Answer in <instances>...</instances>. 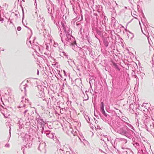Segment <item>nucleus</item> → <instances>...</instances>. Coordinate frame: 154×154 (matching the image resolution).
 Segmentation results:
<instances>
[{"label": "nucleus", "instance_id": "dca6fc26", "mask_svg": "<svg viewBox=\"0 0 154 154\" xmlns=\"http://www.w3.org/2000/svg\"><path fill=\"white\" fill-rule=\"evenodd\" d=\"M32 142L31 140H29V141L27 142L26 143H25L26 144L25 145V147H28L29 148H30L32 145Z\"/></svg>", "mask_w": 154, "mask_h": 154}, {"label": "nucleus", "instance_id": "f8f14e48", "mask_svg": "<svg viewBox=\"0 0 154 154\" xmlns=\"http://www.w3.org/2000/svg\"><path fill=\"white\" fill-rule=\"evenodd\" d=\"M46 2L47 5V8H48V7L49 8H51L52 3V2L49 0H46Z\"/></svg>", "mask_w": 154, "mask_h": 154}, {"label": "nucleus", "instance_id": "1a4fd4ad", "mask_svg": "<svg viewBox=\"0 0 154 154\" xmlns=\"http://www.w3.org/2000/svg\"><path fill=\"white\" fill-rule=\"evenodd\" d=\"M127 132L128 134L127 135V137L128 138H131L132 136H134L135 135V133L131 129L129 130L128 131H127Z\"/></svg>", "mask_w": 154, "mask_h": 154}, {"label": "nucleus", "instance_id": "0eeeda50", "mask_svg": "<svg viewBox=\"0 0 154 154\" xmlns=\"http://www.w3.org/2000/svg\"><path fill=\"white\" fill-rule=\"evenodd\" d=\"M118 132L122 135H125L127 137V135H128V134L127 131L124 129L123 128H121L118 131Z\"/></svg>", "mask_w": 154, "mask_h": 154}, {"label": "nucleus", "instance_id": "f704fd0d", "mask_svg": "<svg viewBox=\"0 0 154 154\" xmlns=\"http://www.w3.org/2000/svg\"><path fill=\"white\" fill-rule=\"evenodd\" d=\"M112 4L113 5H114L115 4L118 7V5L116 3V1H114L113 3L112 2Z\"/></svg>", "mask_w": 154, "mask_h": 154}, {"label": "nucleus", "instance_id": "09e8293b", "mask_svg": "<svg viewBox=\"0 0 154 154\" xmlns=\"http://www.w3.org/2000/svg\"><path fill=\"white\" fill-rule=\"evenodd\" d=\"M25 103H29V100H28V99H25Z\"/></svg>", "mask_w": 154, "mask_h": 154}, {"label": "nucleus", "instance_id": "58836bf2", "mask_svg": "<svg viewBox=\"0 0 154 154\" xmlns=\"http://www.w3.org/2000/svg\"><path fill=\"white\" fill-rule=\"evenodd\" d=\"M44 100V101H43L44 102L43 103H44L48 104V101H47V100Z\"/></svg>", "mask_w": 154, "mask_h": 154}, {"label": "nucleus", "instance_id": "864d4df0", "mask_svg": "<svg viewBox=\"0 0 154 154\" xmlns=\"http://www.w3.org/2000/svg\"><path fill=\"white\" fill-rule=\"evenodd\" d=\"M49 47L48 45H46V49H47V50H49Z\"/></svg>", "mask_w": 154, "mask_h": 154}, {"label": "nucleus", "instance_id": "bb28decb", "mask_svg": "<svg viewBox=\"0 0 154 154\" xmlns=\"http://www.w3.org/2000/svg\"><path fill=\"white\" fill-rule=\"evenodd\" d=\"M6 125H7L8 124V126L9 127L10 129L9 130V134H10V137L11 135V126H10L11 124H9L8 123H6Z\"/></svg>", "mask_w": 154, "mask_h": 154}, {"label": "nucleus", "instance_id": "2eb2a0df", "mask_svg": "<svg viewBox=\"0 0 154 154\" xmlns=\"http://www.w3.org/2000/svg\"><path fill=\"white\" fill-rule=\"evenodd\" d=\"M112 63L114 66V67L116 69H117L118 71H120V69L119 66L117 65V63L114 62H112Z\"/></svg>", "mask_w": 154, "mask_h": 154}, {"label": "nucleus", "instance_id": "20e7f679", "mask_svg": "<svg viewBox=\"0 0 154 154\" xmlns=\"http://www.w3.org/2000/svg\"><path fill=\"white\" fill-rule=\"evenodd\" d=\"M44 25L43 24L42 21L40 20V21H37L36 23V26L38 29L42 30L44 28Z\"/></svg>", "mask_w": 154, "mask_h": 154}, {"label": "nucleus", "instance_id": "e2e57ef3", "mask_svg": "<svg viewBox=\"0 0 154 154\" xmlns=\"http://www.w3.org/2000/svg\"><path fill=\"white\" fill-rule=\"evenodd\" d=\"M129 32L131 34V35H132V37H134V35L133 33H131L129 31Z\"/></svg>", "mask_w": 154, "mask_h": 154}, {"label": "nucleus", "instance_id": "8fccbe9b", "mask_svg": "<svg viewBox=\"0 0 154 154\" xmlns=\"http://www.w3.org/2000/svg\"><path fill=\"white\" fill-rule=\"evenodd\" d=\"M0 21L2 23L4 21V19L3 18H0Z\"/></svg>", "mask_w": 154, "mask_h": 154}, {"label": "nucleus", "instance_id": "412c9836", "mask_svg": "<svg viewBox=\"0 0 154 154\" xmlns=\"http://www.w3.org/2000/svg\"><path fill=\"white\" fill-rule=\"evenodd\" d=\"M102 22L103 24L104 25H106V23L107 22V18L106 16H104Z\"/></svg>", "mask_w": 154, "mask_h": 154}, {"label": "nucleus", "instance_id": "c756f323", "mask_svg": "<svg viewBox=\"0 0 154 154\" xmlns=\"http://www.w3.org/2000/svg\"><path fill=\"white\" fill-rule=\"evenodd\" d=\"M121 140L125 143H127V140L124 138H122Z\"/></svg>", "mask_w": 154, "mask_h": 154}, {"label": "nucleus", "instance_id": "680f3d73", "mask_svg": "<svg viewBox=\"0 0 154 154\" xmlns=\"http://www.w3.org/2000/svg\"><path fill=\"white\" fill-rule=\"evenodd\" d=\"M5 146L7 147H9V144H6L5 145Z\"/></svg>", "mask_w": 154, "mask_h": 154}, {"label": "nucleus", "instance_id": "052dcab7", "mask_svg": "<svg viewBox=\"0 0 154 154\" xmlns=\"http://www.w3.org/2000/svg\"><path fill=\"white\" fill-rule=\"evenodd\" d=\"M152 125L151 124H150V126L151 127H152L153 128V127H154V126L153 124L152 123Z\"/></svg>", "mask_w": 154, "mask_h": 154}, {"label": "nucleus", "instance_id": "c03bdc74", "mask_svg": "<svg viewBox=\"0 0 154 154\" xmlns=\"http://www.w3.org/2000/svg\"><path fill=\"white\" fill-rule=\"evenodd\" d=\"M147 38H148V42H149V44H150V45H151V39H150V40H149V37L148 36L147 37Z\"/></svg>", "mask_w": 154, "mask_h": 154}, {"label": "nucleus", "instance_id": "de8ad7c7", "mask_svg": "<svg viewBox=\"0 0 154 154\" xmlns=\"http://www.w3.org/2000/svg\"><path fill=\"white\" fill-rule=\"evenodd\" d=\"M134 77L136 79L137 81V79H138V80H139V79L138 77L136 75H134Z\"/></svg>", "mask_w": 154, "mask_h": 154}, {"label": "nucleus", "instance_id": "423d86ee", "mask_svg": "<svg viewBox=\"0 0 154 154\" xmlns=\"http://www.w3.org/2000/svg\"><path fill=\"white\" fill-rule=\"evenodd\" d=\"M30 37H31V36L29 38L28 40H29V42L31 45L32 48L33 49L34 48H35L37 49H38L39 51H40V48L39 47L36 45H35V44H34V41L35 40V39L36 38L35 37H34V39H33V40L32 41V43L31 41L30 40H29Z\"/></svg>", "mask_w": 154, "mask_h": 154}, {"label": "nucleus", "instance_id": "7c9ffc66", "mask_svg": "<svg viewBox=\"0 0 154 154\" xmlns=\"http://www.w3.org/2000/svg\"><path fill=\"white\" fill-rule=\"evenodd\" d=\"M50 15L51 16L52 20L53 21H54V17L53 16V14L51 12H50Z\"/></svg>", "mask_w": 154, "mask_h": 154}, {"label": "nucleus", "instance_id": "69168bd1", "mask_svg": "<svg viewBox=\"0 0 154 154\" xmlns=\"http://www.w3.org/2000/svg\"><path fill=\"white\" fill-rule=\"evenodd\" d=\"M72 63H73L75 65V62H74V60H72Z\"/></svg>", "mask_w": 154, "mask_h": 154}, {"label": "nucleus", "instance_id": "f3484780", "mask_svg": "<svg viewBox=\"0 0 154 154\" xmlns=\"http://www.w3.org/2000/svg\"><path fill=\"white\" fill-rule=\"evenodd\" d=\"M133 145L137 149H140V146L139 143L134 142V143H133Z\"/></svg>", "mask_w": 154, "mask_h": 154}, {"label": "nucleus", "instance_id": "9d476101", "mask_svg": "<svg viewBox=\"0 0 154 154\" xmlns=\"http://www.w3.org/2000/svg\"><path fill=\"white\" fill-rule=\"evenodd\" d=\"M28 79H30L29 80H27L26 82L28 84H29V86H32L34 84H35V81H34V82H33V80L35 79H37V78H29Z\"/></svg>", "mask_w": 154, "mask_h": 154}, {"label": "nucleus", "instance_id": "b1692460", "mask_svg": "<svg viewBox=\"0 0 154 154\" xmlns=\"http://www.w3.org/2000/svg\"><path fill=\"white\" fill-rule=\"evenodd\" d=\"M87 93H88V92L87 91H85L86 94L84 95V97L83 98L85 99L83 100V101H84V100L86 101L88 100L89 97H88V94H87Z\"/></svg>", "mask_w": 154, "mask_h": 154}, {"label": "nucleus", "instance_id": "f03ea898", "mask_svg": "<svg viewBox=\"0 0 154 154\" xmlns=\"http://www.w3.org/2000/svg\"><path fill=\"white\" fill-rule=\"evenodd\" d=\"M66 33V38L64 39L65 42L71 43V44L66 45L67 46H71L72 45V41L71 38H73V37L71 35L69 32L68 31L65 32Z\"/></svg>", "mask_w": 154, "mask_h": 154}, {"label": "nucleus", "instance_id": "6e6552de", "mask_svg": "<svg viewBox=\"0 0 154 154\" xmlns=\"http://www.w3.org/2000/svg\"><path fill=\"white\" fill-rule=\"evenodd\" d=\"M23 142L25 143L29 141V140H31V136L30 135L25 134L23 137Z\"/></svg>", "mask_w": 154, "mask_h": 154}, {"label": "nucleus", "instance_id": "c85d7f7f", "mask_svg": "<svg viewBox=\"0 0 154 154\" xmlns=\"http://www.w3.org/2000/svg\"><path fill=\"white\" fill-rule=\"evenodd\" d=\"M22 23H23V25L26 27V28H27L28 29H29L30 30L31 32V35L32 34V31L31 30V29L28 27L27 26H26L25 24L23 23V21H22Z\"/></svg>", "mask_w": 154, "mask_h": 154}, {"label": "nucleus", "instance_id": "603ef678", "mask_svg": "<svg viewBox=\"0 0 154 154\" xmlns=\"http://www.w3.org/2000/svg\"><path fill=\"white\" fill-rule=\"evenodd\" d=\"M126 130H127V131H129V130H130V129L129 128H128L127 126H126Z\"/></svg>", "mask_w": 154, "mask_h": 154}, {"label": "nucleus", "instance_id": "ea45409f", "mask_svg": "<svg viewBox=\"0 0 154 154\" xmlns=\"http://www.w3.org/2000/svg\"><path fill=\"white\" fill-rule=\"evenodd\" d=\"M141 15L142 16L144 19H145V17L144 14V13H143L142 11V13H141Z\"/></svg>", "mask_w": 154, "mask_h": 154}, {"label": "nucleus", "instance_id": "393cba45", "mask_svg": "<svg viewBox=\"0 0 154 154\" xmlns=\"http://www.w3.org/2000/svg\"><path fill=\"white\" fill-rule=\"evenodd\" d=\"M39 93L40 95L39 96L38 95V96L40 98H41L43 96H44L45 94L43 90H41L40 91Z\"/></svg>", "mask_w": 154, "mask_h": 154}, {"label": "nucleus", "instance_id": "4be33fe9", "mask_svg": "<svg viewBox=\"0 0 154 154\" xmlns=\"http://www.w3.org/2000/svg\"><path fill=\"white\" fill-rule=\"evenodd\" d=\"M121 121H122L124 123L126 124L129 127L131 128L133 130H134V131L135 130V129H134V127L131 124H130L125 122L123 121L122 120Z\"/></svg>", "mask_w": 154, "mask_h": 154}, {"label": "nucleus", "instance_id": "e433bc0d", "mask_svg": "<svg viewBox=\"0 0 154 154\" xmlns=\"http://www.w3.org/2000/svg\"><path fill=\"white\" fill-rule=\"evenodd\" d=\"M84 53H80L79 52H78V54L80 57H82L84 54Z\"/></svg>", "mask_w": 154, "mask_h": 154}, {"label": "nucleus", "instance_id": "a19ab883", "mask_svg": "<svg viewBox=\"0 0 154 154\" xmlns=\"http://www.w3.org/2000/svg\"><path fill=\"white\" fill-rule=\"evenodd\" d=\"M21 29V28L20 26H18L17 28V29L18 31H20Z\"/></svg>", "mask_w": 154, "mask_h": 154}, {"label": "nucleus", "instance_id": "774afa93", "mask_svg": "<svg viewBox=\"0 0 154 154\" xmlns=\"http://www.w3.org/2000/svg\"><path fill=\"white\" fill-rule=\"evenodd\" d=\"M112 9H113V10L114 11H115V7L112 6Z\"/></svg>", "mask_w": 154, "mask_h": 154}, {"label": "nucleus", "instance_id": "0e129e2a", "mask_svg": "<svg viewBox=\"0 0 154 154\" xmlns=\"http://www.w3.org/2000/svg\"><path fill=\"white\" fill-rule=\"evenodd\" d=\"M0 99H1V101L2 102V103L4 104V103H3V101L2 100V97H1L0 98Z\"/></svg>", "mask_w": 154, "mask_h": 154}, {"label": "nucleus", "instance_id": "72a5a7b5", "mask_svg": "<svg viewBox=\"0 0 154 154\" xmlns=\"http://www.w3.org/2000/svg\"><path fill=\"white\" fill-rule=\"evenodd\" d=\"M48 13H49L50 14V12L52 13V8H49L48 7Z\"/></svg>", "mask_w": 154, "mask_h": 154}, {"label": "nucleus", "instance_id": "aec40b11", "mask_svg": "<svg viewBox=\"0 0 154 154\" xmlns=\"http://www.w3.org/2000/svg\"><path fill=\"white\" fill-rule=\"evenodd\" d=\"M36 120H37L38 122L41 125H43L45 123L42 119H39V118H36Z\"/></svg>", "mask_w": 154, "mask_h": 154}, {"label": "nucleus", "instance_id": "2f4dec72", "mask_svg": "<svg viewBox=\"0 0 154 154\" xmlns=\"http://www.w3.org/2000/svg\"><path fill=\"white\" fill-rule=\"evenodd\" d=\"M133 103H132L129 106V108L130 109V110H131V109L133 111V108L132 107V106H133Z\"/></svg>", "mask_w": 154, "mask_h": 154}, {"label": "nucleus", "instance_id": "39448f33", "mask_svg": "<svg viewBox=\"0 0 154 154\" xmlns=\"http://www.w3.org/2000/svg\"><path fill=\"white\" fill-rule=\"evenodd\" d=\"M44 133L48 137L51 139L54 138V133H51L50 131L49 130L45 131Z\"/></svg>", "mask_w": 154, "mask_h": 154}, {"label": "nucleus", "instance_id": "4468645a", "mask_svg": "<svg viewBox=\"0 0 154 154\" xmlns=\"http://www.w3.org/2000/svg\"><path fill=\"white\" fill-rule=\"evenodd\" d=\"M103 42L105 47H107L109 46V42L107 38L104 39Z\"/></svg>", "mask_w": 154, "mask_h": 154}, {"label": "nucleus", "instance_id": "37998d69", "mask_svg": "<svg viewBox=\"0 0 154 154\" xmlns=\"http://www.w3.org/2000/svg\"><path fill=\"white\" fill-rule=\"evenodd\" d=\"M90 55H91V57H94V54H93V52L92 51H91L90 53Z\"/></svg>", "mask_w": 154, "mask_h": 154}, {"label": "nucleus", "instance_id": "bf43d9fd", "mask_svg": "<svg viewBox=\"0 0 154 154\" xmlns=\"http://www.w3.org/2000/svg\"><path fill=\"white\" fill-rule=\"evenodd\" d=\"M94 15L95 16H98L97 13H94Z\"/></svg>", "mask_w": 154, "mask_h": 154}, {"label": "nucleus", "instance_id": "4d7b16f0", "mask_svg": "<svg viewBox=\"0 0 154 154\" xmlns=\"http://www.w3.org/2000/svg\"><path fill=\"white\" fill-rule=\"evenodd\" d=\"M23 14L22 20H23L24 18V12H23Z\"/></svg>", "mask_w": 154, "mask_h": 154}, {"label": "nucleus", "instance_id": "5fc2aeb1", "mask_svg": "<svg viewBox=\"0 0 154 154\" xmlns=\"http://www.w3.org/2000/svg\"><path fill=\"white\" fill-rule=\"evenodd\" d=\"M57 45H58V44L56 43H54V46L55 47H56Z\"/></svg>", "mask_w": 154, "mask_h": 154}, {"label": "nucleus", "instance_id": "c9c22d12", "mask_svg": "<svg viewBox=\"0 0 154 154\" xmlns=\"http://www.w3.org/2000/svg\"><path fill=\"white\" fill-rule=\"evenodd\" d=\"M88 35H86V36H85V39L86 40H88V41L89 40V36H88Z\"/></svg>", "mask_w": 154, "mask_h": 154}, {"label": "nucleus", "instance_id": "cd10ccee", "mask_svg": "<svg viewBox=\"0 0 154 154\" xmlns=\"http://www.w3.org/2000/svg\"><path fill=\"white\" fill-rule=\"evenodd\" d=\"M78 49H79V50L78 51V52H79L80 53H84V52L83 51V50L82 48H78Z\"/></svg>", "mask_w": 154, "mask_h": 154}, {"label": "nucleus", "instance_id": "13d9d810", "mask_svg": "<svg viewBox=\"0 0 154 154\" xmlns=\"http://www.w3.org/2000/svg\"><path fill=\"white\" fill-rule=\"evenodd\" d=\"M37 74L38 75H39V70L38 69H37Z\"/></svg>", "mask_w": 154, "mask_h": 154}, {"label": "nucleus", "instance_id": "79ce46f5", "mask_svg": "<svg viewBox=\"0 0 154 154\" xmlns=\"http://www.w3.org/2000/svg\"><path fill=\"white\" fill-rule=\"evenodd\" d=\"M140 76H142V78H142V77L143 76H144V75H145V74L143 73H141V72H140Z\"/></svg>", "mask_w": 154, "mask_h": 154}, {"label": "nucleus", "instance_id": "6ab92c4d", "mask_svg": "<svg viewBox=\"0 0 154 154\" xmlns=\"http://www.w3.org/2000/svg\"><path fill=\"white\" fill-rule=\"evenodd\" d=\"M61 25H62V26L63 27V29L65 32H68V31H67L66 29H67V30L69 32V30L70 29L68 28L67 27V28H66L65 25H64V24L63 23H61Z\"/></svg>", "mask_w": 154, "mask_h": 154}, {"label": "nucleus", "instance_id": "4c0bfd02", "mask_svg": "<svg viewBox=\"0 0 154 154\" xmlns=\"http://www.w3.org/2000/svg\"><path fill=\"white\" fill-rule=\"evenodd\" d=\"M57 71L58 74L60 76L61 78H62V75L60 74V70H57Z\"/></svg>", "mask_w": 154, "mask_h": 154}, {"label": "nucleus", "instance_id": "9b49d317", "mask_svg": "<svg viewBox=\"0 0 154 154\" xmlns=\"http://www.w3.org/2000/svg\"><path fill=\"white\" fill-rule=\"evenodd\" d=\"M34 114V112L33 111H32L31 112H29L27 113L28 115V119H32V118H31V117H33V114Z\"/></svg>", "mask_w": 154, "mask_h": 154}, {"label": "nucleus", "instance_id": "a211bd4d", "mask_svg": "<svg viewBox=\"0 0 154 154\" xmlns=\"http://www.w3.org/2000/svg\"><path fill=\"white\" fill-rule=\"evenodd\" d=\"M46 146V143H45V142H44L43 143H41L39 144V146L38 147V149L39 150L41 151V150L40 149V147H43V148H45Z\"/></svg>", "mask_w": 154, "mask_h": 154}, {"label": "nucleus", "instance_id": "3c124183", "mask_svg": "<svg viewBox=\"0 0 154 154\" xmlns=\"http://www.w3.org/2000/svg\"><path fill=\"white\" fill-rule=\"evenodd\" d=\"M145 128L147 131H148V126L146 125H145Z\"/></svg>", "mask_w": 154, "mask_h": 154}, {"label": "nucleus", "instance_id": "f257e3e1", "mask_svg": "<svg viewBox=\"0 0 154 154\" xmlns=\"http://www.w3.org/2000/svg\"><path fill=\"white\" fill-rule=\"evenodd\" d=\"M93 30H95L97 33L100 37L103 36V34L102 32V28L99 26L97 21L93 22L91 25Z\"/></svg>", "mask_w": 154, "mask_h": 154}, {"label": "nucleus", "instance_id": "6e6d98bb", "mask_svg": "<svg viewBox=\"0 0 154 154\" xmlns=\"http://www.w3.org/2000/svg\"><path fill=\"white\" fill-rule=\"evenodd\" d=\"M111 4H112V3H111V2H109L108 3V5H109V6H110V5H111Z\"/></svg>", "mask_w": 154, "mask_h": 154}, {"label": "nucleus", "instance_id": "5701e85b", "mask_svg": "<svg viewBox=\"0 0 154 154\" xmlns=\"http://www.w3.org/2000/svg\"><path fill=\"white\" fill-rule=\"evenodd\" d=\"M105 104L103 102H101L100 105V110L101 111L104 110Z\"/></svg>", "mask_w": 154, "mask_h": 154}, {"label": "nucleus", "instance_id": "a18cd8bd", "mask_svg": "<svg viewBox=\"0 0 154 154\" xmlns=\"http://www.w3.org/2000/svg\"><path fill=\"white\" fill-rule=\"evenodd\" d=\"M133 138H132V140L133 141V143H134V142H135V138L133 136H132Z\"/></svg>", "mask_w": 154, "mask_h": 154}, {"label": "nucleus", "instance_id": "ddd939ff", "mask_svg": "<svg viewBox=\"0 0 154 154\" xmlns=\"http://www.w3.org/2000/svg\"><path fill=\"white\" fill-rule=\"evenodd\" d=\"M60 36L61 38V40L63 43L64 44V45H68L71 44V43H67L64 41V40H63V34L62 33H60Z\"/></svg>", "mask_w": 154, "mask_h": 154}, {"label": "nucleus", "instance_id": "473e14b6", "mask_svg": "<svg viewBox=\"0 0 154 154\" xmlns=\"http://www.w3.org/2000/svg\"><path fill=\"white\" fill-rule=\"evenodd\" d=\"M28 111V109H26L24 112H23V114L24 115L25 117H26V113Z\"/></svg>", "mask_w": 154, "mask_h": 154}, {"label": "nucleus", "instance_id": "338daca9", "mask_svg": "<svg viewBox=\"0 0 154 154\" xmlns=\"http://www.w3.org/2000/svg\"><path fill=\"white\" fill-rule=\"evenodd\" d=\"M19 128L20 129H21L22 128V126L21 125H20L19 126Z\"/></svg>", "mask_w": 154, "mask_h": 154}, {"label": "nucleus", "instance_id": "a878e982", "mask_svg": "<svg viewBox=\"0 0 154 154\" xmlns=\"http://www.w3.org/2000/svg\"><path fill=\"white\" fill-rule=\"evenodd\" d=\"M101 111L102 114H103L105 116V117H107L108 116H109V115L107 114L106 113L104 110Z\"/></svg>", "mask_w": 154, "mask_h": 154}, {"label": "nucleus", "instance_id": "7ed1b4c3", "mask_svg": "<svg viewBox=\"0 0 154 154\" xmlns=\"http://www.w3.org/2000/svg\"><path fill=\"white\" fill-rule=\"evenodd\" d=\"M29 87V84H26L25 83L22 82L19 88L22 92L24 91L25 93L26 91V88H28Z\"/></svg>", "mask_w": 154, "mask_h": 154}, {"label": "nucleus", "instance_id": "49530a36", "mask_svg": "<svg viewBox=\"0 0 154 154\" xmlns=\"http://www.w3.org/2000/svg\"><path fill=\"white\" fill-rule=\"evenodd\" d=\"M62 53L63 54V55H64L65 56H67V55L64 52H63Z\"/></svg>", "mask_w": 154, "mask_h": 154}]
</instances>
